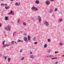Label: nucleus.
I'll list each match as a JSON object with an SVG mask.
<instances>
[{
  "instance_id": "1",
  "label": "nucleus",
  "mask_w": 64,
  "mask_h": 64,
  "mask_svg": "<svg viewBox=\"0 0 64 64\" xmlns=\"http://www.w3.org/2000/svg\"><path fill=\"white\" fill-rule=\"evenodd\" d=\"M32 10H34V11H38V9L37 8H36L35 7V6H34L32 7L31 8Z\"/></svg>"
},
{
  "instance_id": "2",
  "label": "nucleus",
  "mask_w": 64,
  "mask_h": 64,
  "mask_svg": "<svg viewBox=\"0 0 64 64\" xmlns=\"http://www.w3.org/2000/svg\"><path fill=\"white\" fill-rule=\"evenodd\" d=\"M5 30H6L7 31H10V26H8L7 27H6L5 28Z\"/></svg>"
},
{
  "instance_id": "3",
  "label": "nucleus",
  "mask_w": 64,
  "mask_h": 64,
  "mask_svg": "<svg viewBox=\"0 0 64 64\" xmlns=\"http://www.w3.org/2000/svg\"><path fill=\"white\" fill-rule=\"evenodd\" d=\"M38 19L39 22L40 23H41V21H42V19H41V18L40 16H38Z\"/></svg>"
},
{
  "instance_id": "4",
  "label": "nucleus",
  "mask_w": 64,
  "mask_h": 64,
  "mask_svg": "<svg viewBox=\"0 0 64 64\" xmlns=\"http://www.w3.org/2000/svg\"><path fill=\"white\" fill-rule=\"evenodd\" d=\"M46 5H49L50 4V2L49 1H46Z\"/></svg>"
},
{
  "instance_id": "5",
  "label": "nucleus",
  "mask_w": 64,
  "mask_h": 64,
  "mask_svg": "<svg viewBox=\"0 0 64 64\" xmlns=\"http://www.w3.org/2000/svg\"><path fill=\"white\" fill-rule=\"evenodd\" d=\"M10 46V44H4L3 45V47H7V46Z\"/></svg>"
},
{
  "instance_id": "6",
  "label": "nucleus",
  "mask_w": 64,
  "mask_h": 64,
  "mask_svg": "<svg viewBox=\"0 0 64 64\" xmlns=\"http://www.w3.org/2000/svg\"><path fill=\"white\" fill-rule=\"evenodd\" d=\"M24 41L25 42H28V40L27 39V38L26 37H24Z\"/></svg>"
},
{
  "instance_id": "7",
  "label": "nucleus",
  "mask_w": 64,
  "mask_h": 64,
  "mask_svg": "<svg viewBox=\"0 0 64 64\" xmlns=\"http://www.w3.org/2000/svg\"><path fill=\"white\" fill-rule=\"evenodd\" d=\"M12 14V15H14V13H13V11L12 10H11L10 12H9L8 13V14H9V15H10V14Z\"/></svg>"
},
{
  "instance_id": "8",
  "label": "nucleus",
  "mask_w": 64,
  "mask_h": 64,
  "mask_svg": "<svg viewBox=\"0 0 64 64\" xmlns=\"http://www.w3.org/2000/svg\"><path fill=\"white\" fill-rule=\"evenodd\" d=\"M45 24L47 26H48L49 25V24L48 23V22L47 21L45 23Z\"/></svg>"
},
{
  "instance_id": "9",
  "label": "nucleus",
  "mask_w": 64,
  "mask_h": 64,
  "mask_svg": "<svg viewBox=\"0 0 64 64\" xmlns=\"http://www.w3.org/2000/svg\"><path fill=\"white\" fill-rule=\"evenodd\" d=\"M10 8V7L9 6H6L5 7V9H9Z\"/></svg>"
},
{
  "instance_id": "10",
  "label": "nucleus",
  "mask_w": 64,
  "mask_h": 64,
  "mask_svg": "<svg viewBox=\"0 0 64 64\" xmlns=\"http://www.w3.org/2000/svg\"><path fill=\"white\" fill-rule=\"evenodd\" d=\"M18 42H23V41L21 40H18L17 41Z\"/></svg>"
},
{
  "instance_id": "11",
  "label": "nucleus",
  "mask_w": 64,
  "mask_h": 64,
  "mask_svg": "<svg viewBox=\"0 0 64 64\" xmlns=\"http://www.w3.org/2000/svg\"><path fill=\"white\" fill-rule=\"evenodd\" d=\"M47 46V44H46L44 46V48H46Z\"/></svg>"
},
{
  "instance_id": "12",
  "label": "nucleus",
  "mask_w": 64,
  "mask_h": 64,
  "mask_svg": "<svg viewBox=\"0 0 64 64\" xmlns=\"http://www.w3.org/2000/svg\"><path fill=\"white\" fill-rule=\"evenodd\" d=\"M4 18L6 20H7L8 19V17L6 16L5 17V18Z\"/></svg>"
},
{
  "instance_id": "13",
  "label": "nucleus",
  "mask_w": 64,
  "mask_h": 64,
  "mask_svg": "<svg viewBox=\"0 0 64 64\" xmlns=\"http://www.w3.org/2000/svg\"><path fill=\"white\" fill-rule=\"evenodd\" d=\"M35 56H30V58H32L33 59L34 58V57H35Z\"/></svg>"
},
{
  "instance_id": "14",
  "label": "nucleus",
  "mask_w": 64,
  "mask_h": 64,
  "mask_svg": "<svg viewBox=\"0 0 64 64\" xmlns=\"http://www.w3.org/2000/svg\"><path fill=\"white\" fill-rule=\"evenodd\" d=\"M47 57H48V58H51V57H52L53 56L51 55L48 56H46Z\"/></svg>"
},
{
  "instance_id": "15",
  "label": "nucleus",
  "mask_w": 64,
  "mask_h": 64,
  "mask_svg": "<svg viewBox=\"0 0 64 64\" xmlns=\"http://www.w3.org/2000/svg\"><path fill=\"white\" fill-rule=\"evenodd\" d=\"M35 2L36 3V4H39V1L37 0Z\"/></svg>"
},
{
  "instance_id": "16",
  "label": "nucleus",
  "mask_w": 64,
  "mask_h": 64,
  "mask_svg": "<svg viewBox=\"0 0 64 64\" xmlns=\"http://www.w3.org/2000/svg\"><path fill=\"white\" fill-rule=\"evenodd\" d=\"M30 36H28V40L29 41H30L31 40L30 39Z\"/></svg>"
},
{
  "instance_id": "17",
  "label": "nucleus",
  "mask_w": 64,
  "mask_h": 64,
  "mask_svg": "<svg viewBox=\"0 0 64 64\" xmlns=\"http://www.w3.org/2000/svg\"><path fill=\"white\" fill-rule=\"evenodd\" d=\"M11 60V58H8V61L9 62H10V60Z\"/></svg>"
},
{
  "instance_id": "18",
  "label": "nucleus",
  "mask_w": 64,
  "mask_h": 64,
  "mask_svg": "<svg viewBox=\"0 0 64 64\" xmlns=\"http://www.w3.org/2000/svg\"><path fill=\"white\" fill-rule=\"evenodd\" d=\"M23 24L24 25V26H26V25H27V24H26V22H24L23 23Z\"/></svg>"
},
{
  "instance_id": "19",
  "label": "nucleus",
  "mask_w": 64,
  "mask_h": 64,
  "mask_svg": "<svg viewBox=\"0 0 64 64\" xmlns=\"http://www.w3.org/2000/svg\"><path fill=\"white\" fill-rule=\"evenodd\" d=\"M52 11H53V10L52 9H50V10L49 12L50 13H51L52 12Z\"/></svg>"
},
{
  "instance_id": "20",
  "label": "nucleus",
  "mask_w": 64,
  "mask_h": 64,
  "mask_svg": "<svg viewBox=\"0 0 64 64\" xmlns=\"http://www.w3.org/2000/svg\"><path fill=\"white\" fill-rule=\"evenodd\" d=\"M36 38L35 37H34L33 38V40L34 41H35L36 40Z\"/></svg>"
},
{
  "instance_id": "21",
  "label": "nucleus",
  "mask_w": 64,
  "mask_h": 64,
  "mask_svg": "<svg viewBox=\"0 0 64 64\" xmlns=\"http://www.w3.org/2000/svg\"><path fill=\"white\" fill-rule=\"evenodd\" d=\"M24 59V57H23L22 58H21V60H23Z\"/></svg>"
},
{
  "instance_id": "22",
  "label": "nucleus",
  "mask_w": 64,
  "mask_h": 64,
  "mask_svg": "<svg viewBox=\"0 0 64 64\" xmlns=\"http://www.w3.org/2000/svg\"><path fill=\"white\" fill-rule=\"evenodd\" d=\"M16 33H17V32H14L13 33V34H14V35H15L16 34Z\"/></svg>"
},
{
  "instance_id": "23",
  "label": "nucleus",
  "mask_w": 64,
  "mask_h": 64,
  "mask_svg": "<svg viewBox=\"0 0 64 64\" xmlns=\"http://www.w3.org/2000/svg\"><path fill=\"white\" fill-rule=\"evenodd\" d=\"M50 50H49L47 51V53H50Z\"/></svg>"
},
{
  "instance_id": "24",
  "label": "nucleus",
  "mask_w": 64,
  "mask_h": 64,
  "mask_svg": "<svg viewBox=\"0 0 64 64\" xmlns=\"http://www.w3.org/2000/svg\"><path fill=\"white\" fill-rule=\"evenodd\" d=\"M5 43V41H4L2 42V44L3 45H4V43Z\"/></svg>"
},
{
  "instance_id": "25",
  "label": "nucleus",
  "mask_w": 64,
  "mask_h": 64,
  "mask_svg": "<svg viewBox=\"0 0 64 64\" xmlns=\"http://www.w3.org/2000/svg\"><path fill=\"white\" fill-rule=\"evenodd\" d=\"M56 58H57L55 57V58H52V59H56Z\"/></svg>"
},
{
  "instance_id": "26",
  "label": "nucleus",
  "mask_w": 64,
  "mask_h": 64,
  "mask_svg": "<svg viewBox=\"0 0 64 64\" xmlns=\"http://www.w3.org/2000/svg\"><path fill=\"white\" fill-rule=\"evenodd\" d=\"M60 44L61 45V46L62 45H63V43H60Z\"/></svg>"
},
{
  "instance_id": "27",
  "label": "nucleus",
  "mask_w": 64,
  "mask_h": 64,
  "mask_svg": "<svg viewBox=\"0 0 64 64\" xmlns=\"http://www.w3.org/2000/svg\"><path fill=\"white\" fill-rule=\"evenodd\" d=\"M54 11H55V12L56 11H57V8H56L55 10H54Z\"/></svg>"
},
{
  "instance_id": "28",
  "label": "nucleus",
  "mask_w": 64,
  "mask_h": 64,
  "mask_svg": "<svg viewBox=\"0 0 64 64\" xmlns=\"http://www.w3.org/2000/svg\"><path fill=\"white\" fill-rule=\"evenodd\" d=\"M62 21V19H60L59 20L60 22H61Z\"/></svg>"
},
{
  "instance_id": "29",
  "label": "nucleus",
  "mask_w": 64,
  "mask_h": 64,
  "mask_svg": "<svg viewBox=\"0 0 64 64\" xmlns=\"http://www.w3.org/2000/svg\"><path fill=\"white\" fill-rule=\"evenodd\" d=\"M18 6H20V3L19 2L18 3Z\"/></svg>"
},
{
  "instance_id": "30",
  "label": "nucleus",
  "mask_w": 64,
  "mask_h": 64,
  "mask_svg": "<svg viewBox=\"0 0 64 64\" xmlns=\"http://www.w3.org/2000/svg\"><path fill=\"white\" fill-rule=\"evenodd\" d=\"M48 42H50V39H48Z\"/></svg>"
},
{
  "instance_id": "31",
  "label": "nucleus",
  "mask_w": 64,
  "mask_h": 64,
  "mask_svg": "<svg viewBox=\"0 0 64 64\" xmlns=\"http://www.w3.org/2000/svg\"><path fill=\"white\" fill-rule=\"evenodd\" d=\"M18 3L16 2L15 4V5H18Z\"/></svg>"
},
{
  "instance_id": "32",
  "label": "nucleus",
  "mask_w": 64,
  "mask_h": 64,
  "mask_svg": "<svg viewBox=\"0 0 64 64\" xmlns=\"http://www.w3.org/2000/svg\"><path fill=\"white\" fill-rule=\"evenodd\" d=\"M58 53V52L56 51L55 52V54H56V53Z\"/></svg>"
},
{
  "instance_id": "33",
  "label": "nucleus",
  "mask_w": 64,
  "mask_h": 64,
  "mask_svg": "<svg viewBox=\"0 0 64 64\" xmlns=\"http://www.w3.org/2000/svg\"><path fill=\"white\" fill-rule=\"evenodd\" d=\"M59 63V62H56L55 63V64H57V63Z\"/></svg>"
},
{
  "instance_id": "34",
  "label": "nucleus",
  "mask_w": 64,
  "mask_h": 64,
  "mask_svg": "<svg viewBox=\"0 0 64 64\" xmlns=\"http://www.w3.org/2000/svg\"><path fill=\"white\" fill-rule=\"evenodd\" d=\"M14 41H12L11 42V43L12 44H13V43H14Z\"/></svg>"
},
{
  "instance_id": "35",
  "label": "nucleus",
  "mask_w": 64,
  "mask_h": 64,
  "mask_svg": "<svg viewBox=\"0 0 64 64\" xmlns=\"http://www.w3.org/2000/svg\"><path fill=\"white\" fill-rule=\"evenodd\" d=\"M4 6H7V4H4Z\"/></svg>"
},
{
  "instance_id": "36",
  "label": "nucleus",
  "mask_w": 64,
  "mask_h": 64,
  "mask_svg": "<svg viewBox=\"0 0 64 64\" xmlns=\"http://www.w3.org/2000/svg\"><path fill=\"white\" fill-rule=\"evenodd\" d=\"M37 43H38L37 42H34V44H37Z\"/></svg>"
},
{
  "instance_id": "37",
  "label": "nucleus",
  "mask_w": 64,
  "mask_h": 64,
  "mask_svg": "<svg viewBox=\"0 0 64 64\" xmlns=\"http://www.w3.org/2000/svg\"><path fill=\"white\" fill-rule=\"evenodd\" d=\"M22 51H23V50H21L20 51V52H22Z\"/></svg>"
},
{
  "instance_id": "38",
  "label": "nucleus",
  "mask_w": 64,
  "mask_h": 64,
  "mask_svg": "<svg viewBox=\"0 0 64 64\" xmlns=\"http://www.w3.org/2000/svg\"><path fill=\"white\" fill-rule=\"evenodd\" d=\"M3 5H4V4L2 3V4L1 5V6H3Z\"/></svg>"
},
{
  "instance_id": "39",
  "label": "nucleus",
  "mask_w": 64,
  "mask_h": 64,
  "mask_svg": "<svg viewBox=\"0 0 64 64\" xmlns=\"http://www.w3.org/2000/svg\"><path fill=\"white\" fill-rule=\"evenodd\" d=\"M30 54H32V52H30Z\"/></svg>"
},
{
  "instance_id": "40",
  "label": "nucleus",
  "mask_w": 64,
  "mask_h": 64,
  "mask_svg": "<svg viewBox=\"0 0 64 64\" xmlns=\"http://www.w3.org/2000/svg\"><path fill=\"white\" fill-rule=\"evenodd\" d=\"M32 20H34V18H32Z\"/></svg>"
},
{
  "instance_id": "41",
  "label": "nucleus",
  "mask_w": 64,
  "mask_h": 64,
  "mask_svg": "<svg viewBox=\"0 0 64 64\" xmlns=\"http://www.w3.org/2000/svg\"><path fill=\"white\" fill-rule=\"evenodd\" d=\"M10 1L11 2H13L14 0H10Z\"/></svg>"
},
{
  "instance_id": "42",
  "label": "nucleus",
  "mask_w": 64,
  "mask_h": 64,
  "mask_svg": "<svg viewBox=\"0 0 64 64\" xmlns=\"http://www.w3.org/2000/svg\"><path fill=\"white\" fill-rule=\"evenodd\" d=\"M0 56L1 57H2V56L1 54H0Z\"/></svg>"
},
{
  "instance_id": "43",
  "label": "nucleus",
  "mask_w": 64,
  "mask_h": 64,
  "mask_svg": "<svg viewBox=\"0 0 64 64\" xmlns=\"http://www.w3.org/2000/svg\"><path fill=\"white\" fill-rule=\"evenodd\" d=\"M5 60H6V57H5Z\"/></svg>"
},
{
  "instance_id": "44",
  "label": "nucleus",
  "mask_w": 64,
  "mask_h": 64,
  "mask_svg": "<svg viewBox=\"0 0 64 64\" xmlns=\"http://www.w3.org/2000/svg\"><path fill=\"white\" fill-rule=\"evenodd\" d=\"M51 1H53L54 0H50Z\"/></svg>"
},
{
  "instance_id": "45",
  "label": "nucleus",
  "mask_w": 64,
  "mask_h": 64,
  "mask_svg": "<svg viewBox=\"0 0 64 64\" xmlns=\"http://www.w3.org/2000/svg\"><path fill=\"white\" fill-rule=\"evenodd\" d=\"M2 25H1V24H0V27H1V26H2Z\"/></svg>"
},
{
  "instance_id": "46",
  "label": "nucleus",
  "mask_w": 64,
  "mask_h": 64,
  "mask_svg": "<svg viewBox=\"0 0 64 64\" xmlns=\"http://www.w3.org/2000/svg\"><path fill=\"white\" fill-rule=\"evenodd\" d=\"M18 23H19V20H18Z\"/></svg>"
},
{
  "instance_id": "47",
  "label": "nucleus",
  "mask_w": 64,
  "mask_h": 64,
  "mask_svg": "<svg viewBox=\"0 0 64 64\" xmlns=\"http://www.w3.org/2000/svg\"><path fill=\"white\" fill-rule=\"evenodd\" d=\"M4 34H5V32H4Z\"/></svg>"
},
{
  "instance_id": "48",
  "label": "nucleus",
  "mask_w": 64,
  "mask_h": 64,
  "mask_svg": "<svg viewBox=\"0 0 64 64\" xmlns=\"http://www.w3.org/2000/svg\"><path fill=\"white\" fill-rule=\"evenodd\" d=\"M14 34H13V37H14Z\"/></svg>"
},
{
  "instance_id": "49",
  "label": "nucleus",
  "mask_w": 64,
  "mask_h": 64,
  "mask_svg": "<svg viewBox=\"0 0 64 64\" xmlns=\"http://www.w3.org/2000/svg\"><path fill=\"white\" fill-rule=\"evenodd\" d=\"M14 43H16V42H14Z\"/></svg>"
},
{
  "instance_id": "50",
  "label": "nucleus",
  "mask_w": 64,
  "mask_h": 64,
  "mask_svg": "<svg viewBox=\"0 0 64 64\" xmlns=\"http://www.w3.org/2000/svg\"><path fill=\"white\" fill-rule=\"evenodd\" d=\"M5 36H7V35H5Z\"/></svg>"
},
{
  "instance_id": "51",
  "label": "nucleus",
  "mask_w": 64,
  "mask_h": 64,
  "mask_svg": "<svg viewBox=\"0 0 64 64\" xmlns=\"http://www.w3.org/2000/svg\"><path fill=\"white\" fill-rule=\"evenodd\" d=\"M62 57H64V55L62 56Z\"/></svg>"
},
{
  "instance_id": "52",
  "label": "nucleus",
  "mask_w": 64,
  "mask_h": 64,
  "mask_svg": "<svg viewBox=\"0 0 64 64\" xmlns=\"http://www.w3.org/2000/svg\"><path fill=\"white\" fill-rule=\"evenodd\" d=\"M2 1H4V0H2Z\"/></svg>"
},
{
  "instance_id": "53",
  "label": "nucleus",
  "mask_w": 64,
  "mask_h": 64,
  "mask_svg": "<svg viewBox=\"0 0 64 64\" xmlns=\"http://www.w3.org/2000/svg\"><path fill=\"white\" fill-rule=\"evenodd\" d=\"M30 21V20H28V22H29V21Z\"/></svg>"
},
{
  "instance_id": "54",
  "label": "nucleus",
  "mask_w": 64,
  "mask_h": 64,
  "mask_svg": "<svg viewBox=\"0 0 64 64\" xmlns=\"http://www.w3.org/2000/svg\"><path fill=\"white\" fill-rule=\"evenodd\" d=\"M63 52H64V51Z\"/></svg>"
}]
</instances>
